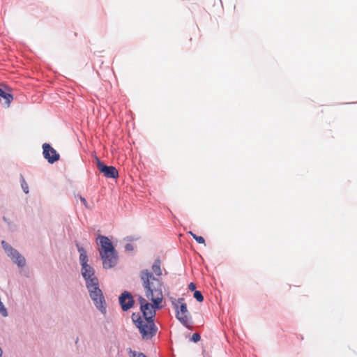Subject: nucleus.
I'll list each match as a JSON object with an SVG mask.
<instances>
[{
  "label": "nucleus",
  "mask_w": 357,
  "mask_h": 357,
  "mask_svg": "<svg viewBox=\"0 0 357 357\" xmlns=\"http://www.w3.org/2000/svg\"><path fill=\"white\" fill-rule=\"evenodd\" d=\"M151 271L149 269L141 271L139 277L145 296L148 301L154 302L156 305L158 303H161L163 300L164 284L161 279L162 271L161 261L159 259L155 260Z\"/></svg>",
  "instance_id": "1"
},
{
  "label": "nucleus",
  "mask_w": 357,
  "mask_h": 357,
  "mask_svg": "<svg viewBox=\"0 0 357 357\" xmlns=\"http://www.w3.org/2000/svg\"><path fill=\"white\" fill-rule=\"evenodd\" d=\"M82 274L86 282V287L95 305L101 312L105 313L106 312L105 301L98 287V280L94 275L93 268L89 264L82 266Z\"/></svg>",
  "instance_id": "2"
},
{
  "label": "nucleus",
  "mask_w": 357,
  "mask_h": 357,
  "mask_svg": "<svg viewBox=\"0 0 357 357\" xmlns=\"http://www.w3.org/2000/svg\"><path fill=\"white\" fill-rule=\"evenodd\" d=\"M100 248L98 249L102 266L105 268H111L116 266L118 261L117 253L110 239L105 236H99L97 238Z\"/></svg>",
  "instance_id": "3"
},
{
  "label": "nucleus",
  "mask_w": 357,
  "mask_h": 357,
  "mask_svg": "<svg viewBox=\"0 0 357 357\" xmlns=\"http://www.w3.org/2000/svg\"><path fill=\"white\" fill-rule=\"evenodd\" d=\"M132 319L144 339H151L156 334L157 328L153 319L142 318L135 313L132 314Z\"/></svg>",
  "instance_id": "4"
},
{
  "label": "nucleus",
  "mask_w": 357,
  "mask_h": 357,
  "mask_svg": "<svg viewBox=\"0 0 357 357\" xmlns=\"http://www.w3.org/2000/svg\"><path fill=\"white\" fill-rule=\"evenodd\" d=\"M172 305L176 310V317L185 327L190 325V314L188 312L187 305L184 303V298H180L172 301Z\"/></svg>",
  "instance_id": "5"
},
{
  "label": "nucleus",
  "mask_w": 357,
  "mask_h": 357,
  "mask_svg": "<svg viewBox=\"0 0 357 357\" xmlns=\"http://www.w3.org/2000/svg\"><path fill=\"white\" fill-rule=\"evenodd\" d=\"M138 300L140 304V310L143 313L142 318L153 319L155 315V310L162 307L160 303L155 305L154 302H152L151 304L142 296H139Z\"/></svg>",
  "instance_id": "6"
},
{
  "label": "nucleus",
  "mask_w": 357,
  "mask_h": 357,
  "mask_svg": "<svg viewBox=\"0 0 357 357\" xmlns=\"http://www.w3.org/2000/svg\"><path fill=\"white\" fill-rule=\"evenodd\" d=\"M96 161L98 170L102 173L105 177L109 178H116L119 177V172L116 167L105 165L98 158H96Z\"/></svg>",
  "instance_id": "7"
},
{
  "label": "nucleus",
  "mask_w": 357,
  "mask_h": 357,
  "mask_svg": "<svg viewBox=\"0 0 357 357\" xmlns=\"http://www.w3.org/2000/svg\"><path fill=\"white\" fill-rule=\"evenodd\" d=\"M43 156L50 163H54L59 160V154L49 144H43Z\"/></svg>",
  "instance_id": "8"
},
{
  "label": "nucleus",
  "mask_w": 357,
  "mask_h": 357,
  "mask_svg": "<svg viewBox=\"0 0 357 357\" xmlns=\"http://www.w3.org/2000/svg\"><path fill=\"white\" fill-rule=\"evenodd\" d=\"M119 300L121 308L123 311H127L133 306V297L132 294L128 291H124L123 293H122Z\"/></svg>",
  "instance_id": "9"
},
{
  "label": "nucleus",
  "mask_w": 357,
  "mask_h": 357,
  "mask_svg": "<svg viewBox=\"0 0 357 357\" xmlns=\"http://www.w3.org/2000/svg\"><path fill=\"white\" fill-rule=\"evenodd\" d=\"M7 255L16 263L18 266L22 267L25 265V259L22 257L16 250L13 249L11 246L7 251Z\"/></svg>",
  "instance_id": "10"
},
{
  "label": "nucleus",
  "mask_w": 357,
  "mask_h": 357,
  "mask_svg": "<svg viewBox=\"0 0 357 357\" xmlns=\"http://www.w3.org/2000/svg\"><path fill=\"white\" fill-rule=\"evenodd\" d=\"M77 250L79 252V261L82 266L88 264V256L86 250L77 244Z\"/></svg>",
  "instance_id": "11"
},
{
  "label": "nucleus",
  "mask_w": 357,
  "mask_h": 357,
  "mask_svg": "<svg viewBox=\"0 0 357 357\" xmlns=\"http://www.w3.org/2000/svg\"><path fill=\"white\" fill-rule=\"evenodd\" d=\"M0 98H3L4 104L9 106L10 103L13 100V96L6 91V88L0 86Z\"/></svg>",
  "instance_id": "12"
},
{
  "label": "nucleus",
  "mask_w": 357,
  "mask_h": 357,
  "mask_svg": "<svg viewBox=\"0 0 357 357\" xmlns=\"http://www.w3.org/2000/svg\"><path fill=\"white\" fill-rule=\"evenodd\" d=\"M190 234L193 237V238L198 243H200V244H205V240L204 238L202 237V236H197L195 234L192 233V231H190L189 232Z\"/></svg>",
  "instance_id": "13"
},
{
  "label": "nucleus",
  "mask_w": 357,
  "mask_h": 357,
  "mask_svg": "<svg viewBox=\"0 0 357 357\" xmlns=\"http://www.w3.org/2000/svg\"><path fill=\"white\" fill-rule=\"evenodd\" d=\"M193 296L198 302H202L204 301V296L199 291H195Z\"/></svg>",
  "instance_id": "14"
},
{
  "label": "nucleus",
  "mask_w": 357,
  "mask_h": 357,
  "mask_svg": "<svg viewBox=\"0 0 357 357\" xmlns=\"http://www.w3.org/2000/svg\"><path fill=\"white\" fill-rule=\"evenodd\" d=\"M21 185L23 189V191L27 194L29 192V186L27 183L25 181L24 178L22 176Z\"/></svg>",
  "instance_id": "15"
},
{
  "label": "nucleus",
  "mask_w": 357,
  "mask_h": 357,
  "mask_svg": "<svg viewBox=\"0 0 357 357\" xmlns=\"http://www.w3.org/2000/svg\"><path fill=\"white\" fill-rule=\"evenodd\" d=\"M191 340H192L193 342H197L199 341V340H200V335H199L198 333H194V334L192 335Z\"/></svg>",
  "instance_id": "16"
},
{
  "label": "nucleus",
  "mask_w": 357,
  "mask_h": 357,
  "mask_svg": "<svg viewBox=\"0 0 357 357\" xmlns=\"http://www.w3.org/2000/svg\"><path fill=\"white\" fill-rule=\"evenodd\" d=\"M130 353L132 354V357H146L144 354L142 353H138L137 354H136L135 351H130Z\"/></svg>",
  "instance_id": "17"
},
{
  "label": "nucleus",
  "mask_w": 357,
  "mask_h": 357,
  "mask_svg": "<svg viewBox=\"0 0 357 357\" xmlns=\"http://www.w3.org/2000/svg\"><path fill=\"white\" fill-rule=\"evenodd\" d=\"M1 244L5 252L7 251V250H8L10 247V245H8L5 241H2Z\"/></svg>",
  "instance_id": "18"
},
{
  "label": "nucleus",
  "mask_w": 357,
  "mask_h": 357,
  "mask_svg": "<svg viewBox=\"0 0 357 357\" xmlns=\"http://www.w3.org/2000/svg\"><path fill=\"white\" fill-rule=\"evenodd\" d=\"M188 289H189L190 291H196V290H195V289H196V285H195V283H193V282H190V283L189 284V285H188Z\"/></svg>",
  "instance_id": "19"
},
{
  "label": "nucleus",
  "mask_w": 357,
  "mask_h": 357,
  "mask_svg": "<svg viewBox=\"0 0 357 357\" xmlns=\"http://www.w3.org/2000/svg\"><path fill=\"white\" fill-rule=\"evenodd\" d=\"M79 198L82 203L85 206V207L88 208V204L85 198L82 197V196H79Z\"/></svg>",
  "instance_id": "20"
},
{
  "label": "nucleus",
  "mask_w": 357,
  "mask_h": 357,
  "mask_svg": "<svg viewBox=\"0 0 357 357\" xmlns=\"http://www.w3.org/2000/svg\"><path fill=\"white\" fill-rule=\"evenodd\" d=\"M125 248L128 251H132L133 250V245L130 243H127L125 246Z\"/></svg>",
  "instance_id": "21"
}]
</instances>
